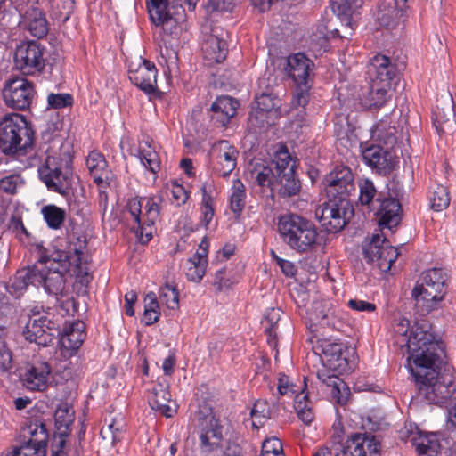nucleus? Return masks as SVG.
<instances>
[{"mask_svg": "<svg viewBox=\"0 0 456 456\" xmlns=\"http://www.w3.org/2000/svg\"><path fill=\"white\" fill-rule=\"evenodd\" d=\"M348 200L329 198V200L315 209V216L329 232L342 230L346 223V208Z\"/></svg>", "mask_w": 456, "mask_h": 456, "instance_id": "nucleus-13", "label": "nucleus"}, {"mask_svg": "<svg viewBox=\"0 0 456 456\" xmlns=\"http://www.w3.org/2000/svg\"><path fill=\"white\" fill-rule=\"evenodd\" d=\"M51 368L45 362H37L28 365L20 374L23 385L29 390L43 391L47 387Z\"/></svg>", "mask_w": 456, "mask_h": 456, "instance_id": "nucleus-23", "label": "nucleus"}, {"mask_svg": "<svg viewBox=\"0 0 456 456\" xmlns=\"http://www.w3.org/2000/svg\"><path fill=\"white\" fill-rule=\"evenodd\" d=\"M277 172L273 191L283 198L296 195L300 190V182L295 177L294 165L290 160L280 158L274 166Z\"/></svg>", "mask_w": 456, "mask_h": 456, "instance_id": "nucleus-21", "label": "nucleus"}, {"mask_svg": "<svg viewBox=\"0 0 456 456\" xmlns=\"http://www.w3.org/2000/svg\"><path fill=\"white\" fill-rule=\"evenodd\" d=\"M395 331L406 342L418 396L429 404L445 403L456 390V376L452 366L444 364V343L428 322L415 323L410 329V321L399 318Z\"/></svg>", "mask_w": 456, "mask_h": 456, "instance_id": "nucleus-1", "label": "nucleus"}, {"mask_svg": "<svg viewBox=\"0 0 456 456\" xmlns=\"http://www.w3.org/2000/svg\"><path fill=\"white\" fill-rule=\"evenodd\" d=\"M47 101L52 108L61 109L71 106L73 98L69 94H50Z\"/></svg>", "mask_w": 456, "mask_h": 456, "instance_id": "nucleus-55", "label": "nucleus"}, {"mask_svg": "<svg viewBox=\"0 0 456 456\" xmlns=\"http://www.w3.org/2000/svg\"><path fill=\"white\" fill-rule=\"evenodd\" d=\"M130 81L146 94H151L157 88V69L153 63L136 57L128 64Z\"/></svg>", "mask_w": 456, "mask_h": 456, "instance_id": "nucleus-16", "label": "nucleus"}, {"mask_svg": "<svg viewBox=\"0 0 456 456\" xmlns=\"http://www.w3.org/2000/svg\"><path fill=\"white\" fill-rule=\"evenodd\" d=\"M293 384L289 383L287 376L282 375L279 378L277 388L281 395L292 396L296 393Z\"/></svg>", "mask_w": 456, "mask_h": 456, "instance_id": "nucleus-63", "label": "nucleus"}, {"mask_svg": "<svg viewBox=\"0 0 456 456\" xmlns=\"http://www.w3.org/2000/svg\"><path fill=\"white\" fill-rule=\"evenodd\" d=\"M278 230L283 241L299 254L312 252L318 244L314 224L298 215H285L279 219Z\"/></svg>", "mask_w": 456, "mask_h": 456, "instance_id": "nucleus-5", "label": "nucleus"}, {"mask_svg": "<svg viewBox=\"0 0 456 456\" xmlns=\"http://www.w3.org/2000/svg\"><path fill=\"white\" fill-rule=\"evenodd\" d=\"M46 154L38 168L39 177L48 190L65 195L72 183L71 172L67 166L69 157L63 158L53 149H48Z\"/></svg>", "mask_w": 456, "mask_h": 456, "instance_id": "nucleus-8", "label": "nucleus"}, {"mask_svg": "<svg viewBox=\"0 0 456 456\" xmlns=\"http://www.w3.org/2000/svg\"><path fill=\"white\" fill-rule=\"evenodd\" d=\"M159 298L170 309H175L178 306L179 293L171 285L167 284L160 289Z\"/></svg>", "mask_w": 456, "mask_h": 456, "instance_id": "nucleus-52", "label": "nucleus"}, {"mask_svg": "<svg viewBox=\"0 0 456 456\" xmlns=\"http://www.w3.org/2000/svg\"><path fill=\"white\" fill-rule=\"evenodd\" d=\"M322 353L327 357V360L334 359L336 354H340L346 347L341 343H332L328 340L322 341L320 345Z\"/></svg>", "mask_w": 456, "mask_h": 456, "instance_id": "nucleus-58", "label": "nucleus"}, {"mask_svg": "<svg viewBox=\"0 0 456 456\" xmlns=\"http://www.w3.org/2000/svg\"><path fill=\"white\" fill-rule=\"evenodd\" d=\"M271 255L286 276L292 277L296 274L297 268L292 262L279 257L273 250Z\"/></svg>", "mask_w": 456, "mask_h": 456, "instance_id": "nucleus-59", "label": "nucleus"}, {"mask_svg": "<svg viewBox=\"0 0 456 456\" xmlns=\"http://www.w3.org/2000/svg\"><path fill=\"white\" fill-rule=\"evenodd\" d=\"M39 267L42 279H38L37 286L43 285L45 291L55 297L60 307L69 314L76 311V303L74 298L69 297V290L66 286V279L64 272L69 270H53L45 268L43 263Z\"/></svg>", "mask_w": 456, "mask_h": 456, "instance_id": "nucleus-10", "label": "nucleus"}, {"mask_svg": "<svg viewBox=\"0 0 456 456\" xmlns=\"http://www.w3.org/2000/svg\"><path fill=\"white\" fill-rule=\"evenodd\" d=\"M326 193L329 198L348 200L351 191H354V176L350 168L337 167L325 177Z\"/></svg>", "mask_w": 456, "mask_h": 456, "instance_id": "nucleus-19", "label": "nucleus"}, {"mask_svg": "<svg viewBox=\"0 0 456 456\" xmlns=\"http://www.w3.org/2000/svg\"><path fill=\"white\" fill-rule=\"evenodd\" d=\"M106 421V426L101 429V436L104 440L110 442L112 444L116 442L120 441L121 434L124 430V421L122 418L113 419L111 418Z\"/></svg>", "mask_w": 456, "mask_h": 456, "instance_id": "nucleus-43", "label": "nucleus"}, {"mask_svg": "<svg viewBox=\"0 0 456 456\" xmlns=\"http://www.w3.org/2000/svg\"><path fill=\"white\" fill-rule=\"evenodd\" d=\"M256 109L249 113V124L254 127L273 124L280 114V100L269 94H262L256 97Z\"/></svg>", "mask_w": 456, "mask_h": 456, "instance_id": "nucleus-18", "label": "nucleus"}, {"mask_svg": "<svg viewBox=\"0 0 456 456\" xmlns=\"http://www.w3.org/2000/svg\"><path fill=\"white\" fill-rule=\"evenodd\" d=\"M21 183V179L18 175H10L0 180V190L10 194H14L17 186Z\"/></svg>", "mask_w": 456, "mask_h": 456, "instance_id": "nucleus-57", "label": "nucleus"}, {"mask_svg": "<svg viewBox=\"0 0 456 456\" xmlns=\"http://www.w3.org/2000/svg\"><path fill=\"white\" fill-rule=\"evenodd\" d=\"M310 83L307 86H297L296 92L292 99V105L296 108L305 107L309 102Z\"/></svg>", "mask_w": 456, "mask_h": 456, "instance_id": "nucleus-56", "label": "nucleus"}, {"mask_svg": "<svg viewBox=\"0 0 456 456\" xmlns=\"http://www.w3.org/2000/svg\"><path fill=\"white\" fill-rule=\"evenodd\" d=\"M86 166L97 185L110 184L111 172L108 169L107 161L102 153L91 151L86 159Z\"/></svg>", "mask_w": 456, "mask_h": 456, "instance_id": "nucleus-33", "label": "nucleus"}, {"mask_svg": "<svg viewBox=\"0 0 456 456\" xmlns=\"http://www.w3.org/2000/svg\"><path fill=\"white\" fill-rule=\"evenodd\" d=\"M34 144V130L27 118L9 113L0 118V149L6 155H23Z\"/></svg>", "mask_w": 456, "mask_h": 456, "instance_id": "nucleus-4", "label": "nucleus"}, {"mask_svg": "<svg viewBox=\"0 0 456 456\" xmlns=\"http://www.w3.org/2000/svg\"><path fill=\"white\" fill-rule=\"evenodd\" d=\"M372 136L387 146H393L396 142L395 128L388 126L387 129L386 125L383 123L378 124L372 129Z\"/></svg>", "mask_w": 456, "mask_h": 456, "instance_id": "nucleus-48", "label": "nucleus"}, {"mask_svg": "<svg viewBox=\"0 0 456 456\" xmlns=\"http://www.w3.org/2000/svg\"><path fill=\"white\" fill-rule=\"evenodd\" d=\"M149 404L152 410L161 415L171 418L176 412V405L171 401V395L167 383L159 382L151 389Z\"/></svg>", "mask_w": 456, "mask_h": 456, "instance_id": "nucleus-25", "label": "nucleus"}, {"mask_svg": "<svg viewBox=\"0 0 456 456\" xmlns=\"http://www.w3.org/2000/svg\"><path fill=\"white\" fill-rule=\"evenodd\" d=\"M41 213L47 225L55 230L61 228L66 217L65 210L55 205L43 207Z\"/></svg>", "mask_w": 456, "mask_h": 456, "instance_id": "nucleus-44", "label": "nucleus"}, {"mask_svg": "<svg viewBox=\"0 0 456 456\" xmlns=\"http://www.w3.org/2000/svg\"><path fill=\"white\" fill-rule=\"evenodd\" d=\"M362 251L367 262L382 273L388 272L399 256L397 248L389 245L386 238H382L379 233L366 239L362 245Z\"/></svg>", "mask_w": 456, "mask_h": 456, "instance_id": "nucleus-11", "label": "nucleus"}, {"mask_svg": "<svg viewBox=\"0 0 456 456\" xmlns=\"http://www.w3.org/2000/svg\"><path fill=\"white\" fill-rule=\"evenodd\" d=\"M20 436L22 439L20 445L29 446L41 456H45L48 431L42 420H30L22 428Z\"/></svg>", "mask_w": 456, "mask_h": 456, "instance_id": "nucleus-22", "label": "nucleus"}, {"mask_svg": "<svg viewBox=\"0 0 456 456\" xmlns=\"http://www.w3.org/2000/svg\"><path fill=\"white\" fill-rule=\"evenodd\" d=\"M359 201L362 205H369L376 195V189L373 183L368 179L362 180L359 183Z\"/></svg>", "mask_w": 456, "mask_h": 456, "instance_id": "nucleus-53", "label": "nucleus"}, {"mask_svg": "<svg viewBox=\"0 0 456 456\" xmlns=\"http://www.w3.org/2000/svg\"><path fill=\"white\" fill-rule=\"evenodd\" d=\"M38 279H42L39 266L33 265L31 267L23 268L17 272L12 281V288L14 290L22 291L26 289L29 284L37 286Z\"/></svg>", "mask_w": 456, "mask_h": 456, "instance_id": "nucleus-38", "label": "nucleus"}, {"mask_svg": "<svg viewBox=\"0 0 456 456\" xmlns=\"http://www.w3.org/2000/svg\"><path fill=\"white\" fill-rule=\"evenodd\" d=\"M314 62L304 53H298L288 58L286 72L293 79L296 86H307L310 83V72Z\"/></svg>", "mask_w": 456, "mask_h": 456, "instance_id": "nucleus-24", "label": "nucleus"}, {"mask_svg": "<svg viewBox=\"0 0 456 456\" xmlns=\"http://www.w3.org/2000/svg\"><path fill=\"white\" fill-rule=\"evenodd\" d=\"M15 65L24 74H34L45 67L44 48L37 42L22 43L16 48Z\"/></svg>", "mask_w": 456, "mask_h": 456, "instance_id": "nucleus-14", "label": "nucleus"}, {"mask_svg": "<svg viewBox=\"0 0 456 456\" xmlns=\"http://www.w3.org/2000/svg\"><path fill=\"white\" fill-rule=\"evenodd\" d=\"M202 52L204 59L208 64L220 63L225 60L228 53L226 41L222 38V35L216 34V29H212V33L207 37L202 44Z\"/></svg>", "mask_w": 456, "mask_h": 456, "instance_id": "nucleus-28", "label": "nucleus"}, {"mask_svg": "<svg viewBox=\"0 0 456 456\" xmlns=\"http://www.w3.org/2000/svg\"><path fill=\"white\" fill-rule=\"evenodd\" d=\"M139 156L142 164L153 174L160 169V159L156 149L147 142L140 144Z\"/></svg>", "mask_w": 456, "mask_h": 456, "instance_id": "nucleus-41", "label": "nucleus"}, {"mask_svg": "<svg viewBox=\"0 0 456 456\" xmlns=\"http://www.w3.org/2000/svg\"><path fill=\"white\" fill-rule=\"evenodd\" d=\"M331 8L338 16H351L358 8L361 7V0H330Z\"/></svg>", "mask_w": 456, "mask_h": 456, "instance_id": "nucleus-47", "label": "nucleus"}, {"mask_svg": "<svg viewBox=\"0 0 456 456\" xmlns=\"http://www.w3.org/2000/svg\"><path fill=\"white\" fill-rule=\"evenodd\" d=\"M252 426L256 428L262 427L272 416V411L266 400H257L251 409Z\"/></svg>", "mask_w": 456, "mask_h": 456, "instance_id": "nucleus-45", "label": "nucleus"}, {"mask_svg": "<svg viewBox=\"0 0 456 456\" xmlns=\"http://www.w3.org/2000/svg\"><path fill=\"white\" fill-rule=\"evenodd\" d=\"M2 95L9 108L26 110L32 104L36 90L32 82L25 77H16L4 82Z\"/></svg>", "mask_w": 456, "mask_h": 456, "instance_id": "nucleus-12", "label": "nucleus"}, {"mask_svg": "<svg viewBox=\"0 0 456 456\" xmlns=\"http://www.w3.org/2000/svg\"><path fill=\"white\" fill-rule=\"evenodd\" d=\"M378 214L379 225L392 230L401 221V205L395 199H386L382 201Z\"/></svg>", "mask_w": 456, "mask_h": 456, "instance_id": "nucleus-35", "label": "nucleus"}, {"mask_svg": "<svg viewBox=\"0 0 456 456\" xmlns=\"http://www.w3.org/2000/svg\"><path fill=\"white\" fill-rule=\"evenodd\" d=\"M378 20L381 26L393 28L407 8V0H379Z\"/></svg>", "mask_w": 456, "mask_h": 456, "instance_id": "nucleus-27", "label": "nucleus"}, {"mask_svg": "<svg viewBox=\"0 0 456 456\" xmlns=\"http://www.w3.org/2000/svg\"><path fill=\"white\" fill-rule=\"evenodd\" d=\"M86 324L82 321H76L65 326L61 338V345L63 350L72 354L83 344L86 338Z\"/></svg>", "mask_w": 456, "mask_h": 456, "instance_id": "nucleus-30", "label": "nucleus"}, {"mask_svg": "<svg viewBox=\"0 0 456 456\" xmlns=\"http://www.w3.org/2000/svg\"><path fill=\"white\" fill-rule=\"evenodd\" d=\"M164 199L161 193L141 200L132 199L127 209L138 225L136 233L142 243H148L155 232V223L159 218L160 207Z\"/></svg>", "mask_w": 456, "mask_h": 456, "instance_id": "nucleus-6", "label": "nucleus"}, {"mask_svg": "<svg viewBox=\"0 0 456 456\" xmlns=\"http://www.w3.org/2000/svg\"><path fill=\"white\" fill-rule=\"evenodd\" d=\"M450 204L448 189L443 185H437L433 191L431 207L436 211L445 209Z\"/></svg>", "mask_w": 456, "mask_h": 456, "instance_id": "nucleus-49", "label": "nucleus"}, {"mask_svg": "<svg viewBox=\"0 0 456 456\" xmlns=\"http://www.w3.org/2000/svg\"><path fill=\"white\" fill-rule=\"evenodd\" d=\"M413 445L419 454L437 456L441 445L436 433L419 434L413 438Z\"/></svg>", "mask_w": 456, "mask_h": 456, "instance_id": "nucleus-39", "label": "nucleus"}, {"mask_svg": "<svg viewBox=\"0 0 456 456\" xmlns=\"http://www.w3.org/2000/svg\"><path fill=\"white\" fill-rule=\"evenodd\" d=\"M268 454H283L282 444L279 438L273 436L263 442L261 455Z\"/></svg>", "mask_w": 456, "mask_h": 456, "instance_id": "nucleus-54", "label": "nucleus"}, {"mask_svg": "<svg viewBox=\"0 0 456 456\" xmlns=\"http://www.w3.org/2000/svg\"><path fill=\"white\" fill-rule=\"evenodd\" d=\"M433 121L439 133L452 130L455 125L453 101L450 95L440 101L433 110Z\"/></svg>", "mask_w": 456, "mask_h": 456, "instance_id": "nucleus-29", "label": "nucleus"}, {"mask_svg": "<svg viewBox=\"0 0 456 456\" xmlns=\"http://www.w3.org/2000/svg\"><path fill=\"white\" fill-rule=\"evenodd\" d=\"M246 205V187L240 179L232 182L230 194V208L238 219Z\"/></svg>", "mask_w": 456, "mask_h": 456, "instance_id": "nucleus-40", "label": "nucleus"}, {"mask_svg": "<svg viewBox=\"0 0 456 456\" xmlns=\"http://www.w3.org/2000/svg\"><path fill=\"white\" fill-rule=\"evenodd\" d=\"M238 106V102L232 97H218L211 105V111L213 112L211 118L224 126L235 115Z\"/></svg>", "mask_w": 456, "mask_h": 456, "instance_id": "nucleus-34", "label": "nucleus"}, {"mask_svg": "<svg viewBox=\"0 0 456 456\" xmlns=\"http://www.w3.org/2000/svg\"><path fill=\"white\" fill-rule=\"evenodd\" d=\"M54 417L60 436H67L69 428L74 421L73 409L66 403H61L55 411Z\"/></svg>", "mask_w": 456, "mask_h": 456, "instance_id": "nucleus-42", "label": "nucleus"}, {"mask_svg": "<svg viewBox=\"0 0 456 456\" xmlns=\"http://www.w3.org/2000/svg\"><path fill=\"white\" fill-rule=\"evenodd\" d=\"M450 275L443 268L434 267L423 272L419 281L412 289L411 296L415 307L420 314L426 315L436 310L447 294Z\"/></svg>", "mask_w": 456, "mask_h": 456, "instance_id": "nucleus-3", "label": "nucleus"}, {"mask_svg": "<svg viewBox=\"0 0 456 456\" xmlns=\"http://www.w3.org/2000/svg\"><path fill=\"white\" fill-rule=\"evenodd\" d=\"M344 353V350H341L340 354H336L334 355V359L327 360L330 369L339 372L346 370L347 366V359Z\"/></svg>", "mask_w": 456, "mask_h": 456, "instance_id": "nucleus-61", "label": "nucleus"}, {"mask_svg": "<svg viewBox=\"0 0 456 456\" xmlns=\"http://www.w3.org/2000/svg\"><path fill=\"white\" fill-rule=\"evenodd\" d=\"M87 240L84 233H71L68 237L67 245L62 250L52 254L53 262L58 263L63 270L74 267L77 277L89 281L88 255L86 253Z\"/></svg>", "mask_w": 456, "mask_h": 456, "instance_id": "nucleus-7", "label": "nucleus"}, {"mask_svg": "<svg viewBox=\"0 0 456 456\" xmlns=\"http://www.w3.org/2000/svg\"><path fill=\"white\" fill-rule=\"evenodd\" d=\"M210 155L215 172L227 176L236 167L239 151L228 141H219L212 146Z\"/></svg>", "mask_w": 456, "mask_h": 456, "instance_id": "nucleus-20", "label": "nucleus"}, {"mask_svg": "<svg viewBox=\"0 0 456 456\" xmlns=\"http://www.w3.org/2000/svg\"><path fill=\"white\" fill-rule=\"evenodd\" d=\"M369 73L370 83L362 86L358 92L361 104L368 109H379L391 97V81L395 69L385 55H376L370 63Z\"/></svg>", "mask_w": 456, "mask_h": 456, "instance_id": "nucleus-2", "label": "nucleus"}, {"mask_svg": "<svg viewBox=\"0 0 456 456\" xmlns=\"http://www.w3.org/2000/svg\"><path fill=\"white\" fill-rule=\"evenodd\" d=\"M58 330L56 323L46 315H41L37 311L33 310L24 331L25 338L29 342L39 346H46L52 343L54 332Z\"/></svg>", "mask_w": 456, "mask_h": 456, "instance_id": "nucleus-15", "label": "nucleus"}, {"mask_svg": "<svg viewBox=\"0 0 456 456\" xmlns=\"http://www.w3.org/2000/svg\"><path fill=\"white\" fill-rule=\"evenodd\" d=\"M171 193L174 200L178 206L185 203L189 197L184 188L176 183L172 184Z\"/></svg>", "mask_w": 456, "mask_h": 456, "instance_id": "nucleus-64", "label": "nucleus"}, {"mask_svg": "<svg viewBox=\"0 0 456 456\" xmlns=\"http://www.w3.org/2000/svg\"><path fill=\"white\" fill-rule=\"evenodd\" d=\"M281 319V310L278 308L269 309L265 315V331L268 334V343L271 346H276V331L275 325Z\"/></svg>", "mask_w": 456, "mask_h": 456, "instance_id": "nucleus-46", "label": "nucleus"}, {"mask_svg": "<svg viewBox=\"0 0 456 456\" xmlns=\"http://www.w3.org/2000/svg\"><path fill=\"white\" fill-rule=\"evenodd\" d=\"M52 6L56 10L57 18L62 21L69 20L75 6V0H50Z\"/></svg>", "mask_w": 456, "mask_h": 456, "instance_id": "nucleus-50", "label": "nucleus"}, {"mask_svg": "<svg viewBox=\"0 0 456 456\" xmlns=\"http://www.w3.org/2000/svg\"><path fill=\"white\" fill-rule=\"evenodd\" d=\"M338 456H377L380 444L369 433L353 434L344 444H338Z\"/></svg>", "mask_w": 456, "mask_h": 456, "instance_id": "nucleus-17", "label": "nucleus"}, {"mask_svg": "<svg viewBox=\"0 0 456 456\" xmlns=\"http://www.w3.org/2000/svg\"><path fill=\"white\" fill-rule=\"evenodd\" d=\"M276 162L265 164L261 161L251 163V178L254 179L261 187H268L273 191L274 182H276L277 172L275 170Z\"/></svg>", "mask_w": 456, "mask_h": 456, "instance_id": "nucleus-36", "label": "nucleus"}, {"mask_svg": "<svg viewBox=\"0 0 456 456\" xmlns=\"http://www.w3.org/2000/svg\"><path fill=\"white\" fill-rule=\"evenodd\" d=\"M347 305L351 309L358 312L370 313L376 310L375 304L357 298L350 299Z\"/></svg>", "mask_w": 456, "mask_h": 456, "instance_id": "nucleus-60", "label": "nucleus"}, {"mask_svg": "<svg viewBox=\"0 0 456 456\" xmlns=\"http://www.w3.org/2000/svg\"><path fill=\"white\" fill-rule=\"evenodd\" d=\"M208 259H205V252H196L187 259L185 264V275L190 281L199 283L206 274Z\"/></svg>", "mask_w": 456, "mask_h": 456, "instance_id": "nucleus-37", "label": "nucleus"}, {"mask_svg": "<svg viewBox=\"0 0 456 456\" xmlns=\"http://www.w3.org/2000/svg\"><path fill=\"white\" fill-rule=\"evenodd\" d=\"M362 158L370 167L379 172H388L393 167L391 153L378 145H370L362 150Z\"/></svg>", "mask_w": 456, "mask_h": 456, "instance_id": "nucleus-32", "label": "nucleus"}, {"mask_svg": "<svg viewBox=\"0 0 456 456\" xmlns=\"http://www.w3.org/2000/svg\"><path fill=\"white\" fill-rule=\"evenodd\" d=\"M151 20L162 27L167 34H175L178 26L184 21L185 12L182 4L168 0H151L148 3Z\"/></svg>", "mask_w": 456, "mask_h": 456, "instance_id": "nucleus-9", "label": "nucleus"}, {"mask_svg": "<svg viewBox=\"0 0 456 456\" xmlns=\"http://www.w3.org/2000/svg\"><path fill=\"white\" fill-rule=\"evenodd\" d=\"M223 439L222 426L213 415L207 416L200 435V445L204 452H210L220 445Z\"/></svg>", "mask_w": 456, "mask_h": 456, "instance_id": "nucleus-26", "label": "nucleus"}, {"mask_svg": "<svg viewBox=\"0 0 456 456\" xmlns=\"http://www.w3.org/2000/svg\"><path fill=\"white\" fill-rule=\"evenodd\" d=\"M12 365V354L5 346L0 349V374L8 371Z\"/></svg>", "mask_w": 456, "mask_h": 456, "instance_id": "nucleus-62", "label": "nucleus"}, {"mask_svg": "<svg viewBox=\"0 0 456 456\" xmlns=\"http://www.w3.org/2000/svg\"><path fill=\"white\" fill-rule=\"evenodd\" d=\"M22 24L37 38L44 37L48 32V22L43 12L37 6L28 7L22 15Z\"/></svg>", "mask_w": 456, "mask_h": 456, "instance_id": "nucleus-31", "label": "nucleus"}, {"mask_svg": "<svg viewBox=\"0 0 456 456\" xmlns=\"http://www.w3.org/2000/svg\"><path fill=\"white\" fill-rule=\"evenodd\" d=\"M330 394L338 403L344 405L349 399L350 390L346 384L340 379L330 387Z\"/></svg>", "mask_w": 456, "mask_h": 456, "instance_id": "nucleus-51", "label": "nucleus"}]
</instances>
